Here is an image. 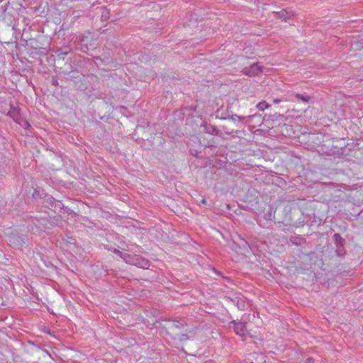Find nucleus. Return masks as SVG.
I'll list each match as a JSON object with an SVG mask.
<instances>
[{
  "label": "nucleus",
  "mask_w": 363,
  "mask_h": 363,
  "mask_svg": "<svg viewBox=\"0 0 363 363\" xmlns=\"http://www.w3.org/2000/svg\"><path fill=\"white\" fill-rule=\"evenodd\" d=\"M230 327L233 328L236 335L240 336L243 339L250 335L246 324L243 322H237L235 320L231 321L230 323Z\"/></svg>",
  "instance_id": "nucleus-1"
},
{
  "label": "nucleus",
  "mask_w": 363,
  "mask_h": 363,
  "mask_svg": "<svg viewBox=\"0 0 363 363\" xmlns=\"http://www.w3.org/2000/svg\"><path fill=\"white\" fill-rule=\"evenodd\" d=\"M256 358H260V359H263V355L262 354H250L249 355V357L247 358L248 360H252L253 359H256Z\"/></svg>",
  "instance_id": "nucleus-9"
},
{
  "label": "nucleus",
  "mask_w": 363,
  "mask_h": 363,
  "mask_svg": "<svg viewBox=\"0 0 363 363\" xmlns=\"http://www.w3.org/2000/svg\"><path fill=\"white\" fill-rule=\"evenodd\" d=\"M290 98H293L294 99V98H296V99H301V100H302L303 101H305V102H308L309 101V99H310V97L308 96H307V95H301V94H298L291 95Z\"/></svg>",
  "instance_id": "nucleus-7"
},
{
  "label": "nucleus",
  "mask_w": 363,
  "mask_h": 363,
  "mask_svg": "<svg viewBox=\"0 0 363 363\" xmlns=\"http://www.w3.org/2000/svg\"><path fill=\"white\" fill-rule=\"evenodd\" d=\"M133 265H135L140 268L147 269L150 264L147 260L144 259L138 256V259H136L134 261Z\"/></svg>",
  "instance_id": "nucleus-4"
},
{
  "label": "nucleus",
  "mask_w": 363,
  "mask_h": 363,
  "mask_svg": "<svg viewBox=\"0 0 363 363\" xmlns=\"http://www.w3.org/2000/svg\"><path fill=\"white\" fill-rule=\"evenodd\" d=\"M269 104L265 101H262L257 104V108L262 111L269 108Z\"/></svg>",
  "instance_id": "nucleus-8"
},
{
  "label": "nucleus",
  "mask_w": 363,
  "mask_h": 363,
  "mask_svg": "<svg viewBox=\"0 0 363 363\" xmlns=\"http://www.w3.org/2000/svg\"><path fill=\"white\" fill-rule=\"evenodd\" d=\"M204 363H213V362H212L211 361H208V362H206Z\"/></svg>",
  "instance_id": "nucleus-17"
},
{
  "label": "nucleus",
  "mask_w": 363,
  "mask_h": 363,
  "mask_svg": "<svg viewBox=\"0 0 363 363\" xmlns=\"http://www.w3.org/2000/svg\"><path fill=\"white\" fill-rule=\"evenodd\" d=\"M106 17V15L102 14V17Z\"/></svg>",
  "instance_id": "nucleus-19"
},
{
  "label": "nucleus",
  "mask_w": 363,
  "mask_h": 363,
  "mask_svg": "<svg viewBox=\"0 0 363 363\" xmlns=\"http://www.w3.org/2000/svg\"><path fill=\"white\" fill-rule=\"evenodd\" d=\"M201 203H206V199H201Z\"/></svg>",
  "instance_id": "nucleus-16"
},
{
  "label": "nucleus",
  "mask_w": 363,
  "mask_h": 363,
  "mask_svg": "<svg viewBox=\"0 0 363 363\" xmlns=\"http://www.w3.org/2000/svg\"><path fill=\"white\" fill-rule=\"evenodd\" d=\"M276 15L278 18L283 19L284 21H286L292 16V13L291 11L282 9L281 11L276 13Z\"/></svg>",
  "instance_id": "nucleus-5"
},
{
  "label": "nucleus",
  "mask_w": 363,
  "mask_h": 363,
  "mask_svg": "<svg viewBox=\"0 0 363 363\" xmlns=\"http://www.w3.org/2000/svg\"><path fill=\"white\" fill-rule=\"evenodd\" d=\"M106 17V15L102 14V17Z\"/></svg>",
  "instance_id": "nucleus-18"
},
{
  "label": "nucleus",
  "mask_w": 363,
  "mask_h": 363,
  "mask_svg": "<svg viewBox=\"0 0 363 363\" xmlns=\"http://www.w3.org/2000/svg\"><path fill=\"white\" fill-rule=\"evenodd\" d=\"M256 117L261 118V116H260V115H256V114H255V115H253V116H249V118H256Z\"/></svg>",
  "instance_id": "nucleus-14"
},
{
  "label": "nucleus",
  "mask_w": 363,
  "mask_h": 363,
  "mask_svg": "<svg viewBox=\"0 0 363 363\" xmlns=\"http://www.w3.org/2000/svg\"><path fill=\"white\" fill-rule=\"evenodd\" d=\"M262 67L258 63H253L250 66H246L242 69V72L249 77L257 75L262 72Z\"/></svg>",
  "instance_id": "nucleus-2"
},
{
  "label": "nucleus",
  "mask_w": 363,
  "mask_h": 363,
  "mask_svg": "<svg viewBox=\"0 0 363 363\" xmlns=\"http://www.w3.org/2000/svg\"><path fill=\"white\" fill-rule=\"evenodd\" d=\"M294 101V99L293 98H289V99H274L273 100V102L274 104H279L281 101Z\"/></svg>",
  "instance_id": "nucleus-10"
},
{
  "label": "nucleus",
  "mask_w": 363,
  "mask_h": 363,
  "mask_svg": "<svg viewBox=\"0 0 363 363\" xmlns=\"http://www.w3.org/2000/svg\"><path fill=\"white\" fill-rule=\"evenodd\" d=\"M232 302L237 305L238 308L240 309H244L245 303L242 299L239 298L238 297H235V298L230 299Z\"/></svg>",
  "instance_id": "nucleus-6"
},
{
  "label": "nucleus",
  "mask_w": 363,
  "mask_h": 363,
  "mask_svg": "<svg viewBox=\"0 0 363 363\" xmlns=\"http://www.w3.org/2000/svg\"><path fill=\"white\" fill-rule=\"evenodd\" d=\"M114 253L118 255L127 264L133 265L134 261L138 259V255H130V254L122 252L118 250H115Z\"/></svg>",
  "instance_id": "nucleus-3"
},
{
  "label": "nucleus",
  "mask_w": 363,
  "mask_h": 363,
  "mask_svg": "<svg viewBox=\"0 0 363 363\" xmlns=\"http://www.w3.org/2000/svg\"><path fill=\"white\" fill-rule=\"evenodd\" d=\"M307 363H313V360L311 358L307 359Z\"/></svg>",
  "instance_id": "nucleus-15"
},
{
  "label": "nucleus",
  "mask_w": 363,
  "mask_h": 363,
  "mask_svg": "<svg viewBox=\"0 0 363 363\" xmlns=\"http://www.w3.org/2000/svg\"><path fill=\"white\" fill-rule=\"evenodd\" d=\"M213 133L215 134V135H218V130L216 128H213Z\"/></svg>",
  "instance_id": "nucleus-13"
},
{
  "label": "nucleus",
  "mask_w": 363,
  "mask_h": 363,
  "mask_svg": "<svg viewBox=\"0 0 363 363\" xmlns=\"http://www.w3.org/2000/svg\"><path fill=\"white\" fill-rule=\"evenodd\" d=\"M233 121H241L242 118L238 115H233L230 118Z\"/></svg>",
  "instance_id": "nucleus-12"
},
{
  "label": "nucleus",
  "mask_w": 363,
  "mask_h": 363,
  "mask_svg": "<svg viewBox=\"0 0 363 363\" xmlns=\"http://www.w3.org/2000/svg\"><path fill=\"white\" fill-rule=\"evenodd\" d=\"M334 238H335L336 243H338L339 245H342V242H343V240L342 239V238L340 237V235L339 234H335Z\"/></svg>",
  "instance_id": "nucleus-11"
}]
</instances>
